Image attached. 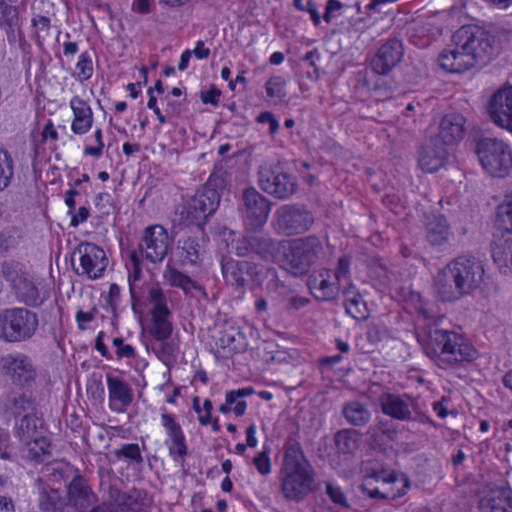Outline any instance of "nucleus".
Returning a JSON list of instances; mask_svg holds the SVG:
<instances>
[{
  "mask_svg": "<svg viewBox=\"0 0 512 512\" xmlns=\"http://www.w3.org/2000/svg\"><path fill=\"white\" fill-rule=\"evenodd\" d=\"M38 490V505L41 512H61L65 502L57 489L46 485L41 478L35 480Z\"/></svg>",
  "mask_w": 512,
  "mask_h": 512,
  "instance_id": "31",
  "label": "nucleus"
},
{
  "mask_svg": "<svg viewBox=\"0 0 512 512\" xmlns=\"http://www.w3.org/2000/svg\"><path fill=\"white\" fill-rule=\"evenodd\" d=\"M116 348V355L118 358L133 359L136 357V352L133 346L125 344L122 337H116L112 341Z\"/></svg>",
  "mask_w": 512,
  "mask_h": 512,
  "instance_id": "52",
  "label": "nucleus"
},
{
  "mask_svg": "<svg viewBox=\"0 0 512 512\" xmlns=\"http://www.w3.org/2000/svg\"><path fill=\"white\" fill-rule=\"evenodd\" d=\"M342 414L346 421L352 426H364L371 419V412L368 407L359 401H350L342 408Z\"/></svg>",
  "mask_w": 512,
  "mask_h": 512,
  "instance_id": "36",
  "label": "nucleus"
},
{
  "mask_svg": "<svg viewBox=\"0 0 512 512\" xmlns=\"http://www.w3.org/2000/svg\"><path fill=\"white\" fill-rule=\"evenodd\" d=\"M97 313L96 308H92L89 312L79 310L76 314V321L80 330L86 329V324L91 322Z\"/></svg>",
  "mask_w": 512,
  "mask_h": 512,
  "instance_id": "60",
  "label": "nucleus"
},
{
  "mask_svg": "<svg viewBox=\"0 0 512 512\" xmlns=\"http://www.w3.org/2000/svg\"><path fill=\"white\" fill-rule=\"evenodd\" d=\"M496 53L495 38L477 26H462L452 36L451 44L438 56L440 67L451 73L486 64Z\"/></svg>",
  "mask_w": 512,
  "mask_h": 512,
  "instance_id": "1",
  "label": "nucleus"
},
{
  "mask_svg": "<svg viewBox=\"0 0 512 512\" xmlns=\"http://www.w3.org/2000/svg\"><path fill=\"white\" fill-rule=\"evenodd\" d=\"M221 268L225 280L241 290L249 284L262 286L264 275L267 273L274 276L273 271L267 266L249 260L229 259L221 262Z\"/></svg>",
  "mask_w": 512,
  "mask_h": 512,
  "instance_id": "13",
  "label": "nucleus"
},
{
  "mask_svg": "<svg viewBox=\"0 0 512 512\" xmlns=\"http://www.w3.org/2000/svg\"><path fill=\"white\" fill-rule=\"evenodd\" d=\"M225 174L222 169L214 171L205 185L186 202L181 216L188 224L202 227L207 218L215 213L220 203L218 189L225 185Z\"/></svg>",
  "mask_w": 512,
  "mask_h": 512,
  "instance_id": "5",
  "label": "nucleus"
},
{
  "mask_svg": "<svg viewBox=\"0 0 512 512\" xmlns=\"http://www.w3.org/2000/svg\"><path fill=\"white\" fill-rule=\"evenodd\" d=\"M105 251L91 242H82L76 246L72 254V267L80 276L95 280L101 278L108 266Z\"/></svg>",
  "mask_w": 512,
  "mask_h": 512,
  "instance_id": "12",
  "label": "nucleus"
},
{
  "mask_svg": "<svg viewBox=\"0 0 512 512\" xmlns=\"http://www.w3.org/2000/svg\"><path fill=\"white\" fill-rule=\"evenodd\" d=\"M479 507L483 512H512V489L510 487L490 489L480 499Z\"/></svg>",
  "mask_w": 512,
  "mask_h": 512,
  "instance_id": "26",
  "label": "nucleus"
},
{
  "mask_svg": "<svg viewBox=\"0 0 512 512\" xmlns=\"http://www.w3.org/2000/svg\"><path fill=\"white\" fill-rule=\"evenodd\" d=\"M409 486V481L405 475L377 471L364 480L362 490L370 498L395 500L404 496Z\"/></svg>",
  "mask_w": 512,
  "mask_h": 512,
  "instance_id": "10",
  "label": "nucleus"
},
{
  "mask_svg": "<svg viewBox=\"0 0 512 512\" xmlns=\"http://www.w3.org/2000/svg\"><path fill=\"white\" fill-rule=\"evenodd\" d=\"M307 286L311 294L319 301L335 300L341 289V285L333 277V271L325 268L309 274Z\"/></svg>",
  "mask_w": 512,
  "mask_h": 512,
  "instance_id": "20",
  "label": "nucleus"
},
{
  "mask_svg": "<svg viewBox=\"0 0 512 512\" xmlns=\"http://www.w3.org/2000/svg\"><path fill=\"white\" fill-rule=\"evenodd\" d=\"M282 243V241L272 238L268 233L251 230L236 239L232 244V248L238 257L255 254L262 260L273 261L280 252Z\"/></svg>",
  "mask_w": 512,
  "mask_h": 512,
  "instance_id": "14",
  "label": "nucleus"
},
{
  "mask_svg": "<svg viewBox=\"0 0 512 512\" xmlns=\"http://www.w3.org/2000/svg\"><path fill=\"white\" fill-rule=\"evenodd\" d=\"M14 175V165L11 155L0 148V191L7 188Z\"/></svg>",
  "mask_w": 512,
  "mask_h": 512,
  "instance_id": "45",
  "label": "nucleus"
},
{
  "mask_svg": "<svg viewBox=\"0 0 512 512\" xmlns=\"http://www.w3.org/2000/svg\"><path fill=\"white\" fill-rule=\"evenodd\" d=\"M70 107L73 112L71 130L77 135L86 134L93 124V113L91 107L79 96L71 98Z\"/></svg>",
  "mask_w": 512,
  "mask_h": 512,
  "instance_id": "30",
  "label": "nucleus"
},
{
  "mask_svg": "<svg viewBox=\"0 0 512 512\" xmlns=\"http://www.w3.org/2000/svg\"><path fill=\"white\" fill-rule=\"evenodd\" d=\"M144 493L140 490H132L129 493L118 492L115 502L122 511L145 512Z\"/></svg>",
  "mask_w": 512,
  "mask_h": 512,
  "instance_id": "41",
  "label": "nucleus"
},
{
  "mask_svg": "<svg viewBox=\"0 0 512 512\" xmlns=\"http://www.w3.org/2000/svg\"><path fill=\"white\" fill-rule=\"evenodd\" d=\"M491 253L499 271L506 275H512V234L505 233L494 240Z\"/></svg>",
  "mask_w": 512,
  "mask_h": 512,
  "instance_id": "28",
  "label": "nucleus"
},
{
  "mask_svg": "<svg viewBox=\"0 0 512 512\" xmlns=\"http://www.w3.org/2000/svg\"><path fill=\"white\" fill-rule=\"evenodd\" d=\"M450 236V230L445 217L433 215L426 225V239L433 246H442Z\"/></svg>",
  "mask_w": 512,
  "mask_h": 512,
  "instance_id": "35",
  "label": "nucleus"
},
{
  "mask_svg": "<svg viewBox=\"0 0 512 512\" xmlns=\"http://www.w3.org/2000/svg\"><path fill=\"white\" fill-rule=\"evenodd\" d=\"M258 122L260 123H268L269 124V130L271 134H274L279 127L278 121L274 117V115L270 112H262L257 117Z\"/></svg>",
  "mask_w": 512,
  "mask_h": 512,
  "instance_id": "61",
  "label": "nucleus"
},
{
  "mask_svg": "<svg viewBox=\"0 0 512 512\" xmlns=\"http://www.w3.org/2000/svg\"><path fill=\"white\" fill-rule=\"evenodd\" d=\"M404 49L397 38L387 40L371 60V68L379 75H387L402 59Z\"/></svg>",
  "mask_w": 512,
  "mask_h": 512,
  "instance_id": "21",
  "label": "nucleus"
},
{
  "mask_svg": "<svg viewBox=\"0 0 512 512\" xmlns=\"http://www.w3.org/2000/svg\"><path fill=\"white\" fill-rule=\"evenodd\" d=\"M280 490L288 501L300 502L316 491V472L300 442L289 437L284 446Z\"/></svg>",
  "mask_w": 512,
  "mask_h": 512,
  "instance_id": "3",
  "label": "nucleus"
},
{
  "mask_svg": "<svg viewBox=\"0 0 512 512\" xmlns=\"http://www.w3.org/2000/svg\"><path fill=\"white\" fill-rule=\"evenodd\" d=\"M2 369L11 382L20 387L35 381L37 371L31 358L22 353L9 354L2 358Z\"/></svg>",
  "mask_w": 512,
  "mask_h": 512,
  "instance_id": "18",
  "label": "nucleus"
},
{
  "mask_svg": "<svg viewBox=\"0 0 512 512\" xmlns=\"http://www.w3.org/2000/svg\"><path fill=\"white\" fill-rule=\"evenodd\" d=\"M322 243L315 236L295 239L290 243L286 264L294 274H303L322 252Z\"/></svg>",
  "mask_w": 512,
  "mask_h": 512,
  "instance_id": "16",
  "label": "nucleus"
},
{
  "mask_svg": "<svg viewBox=\"0 0 512 512\" xmlns=\"http://www.w3.org/2000/svg\"><path fill=\"white\" fill-rule=\"evenodd\" d=\"M476 153L485 171L493 177H505L512 169L510 147L497 138H482L477 142Z\"/></svg>",
  "mask_w": 512,
  "mask_h": 512,
  "instance_id": "9",
  "label": "nucleus"
},
{
  "mask_svg": "<svg viewBox=\"0 0 512 512\" xmlns=\"http://www.w3.org/2000/svg\"><path fill=\"white\" fill-rule=\"evenodd\" d=\"M113 454L117 460H123L128 465H141L143 463L140 447L136 443L124 444L119 449L114 450Z\"/></svg>",
  "mask_w": 512,
  "mask_h": 512,
  "instance_id": "44",
  "label": "nucleus"
},
{
  "mask_svg": "<svg viewBox=\"0 0 512 512\" xmlns=\"http://www.w3.org/2000/svg\"><path fill=\"white\" fill-rule=\"evenodd\" d=\"M178 250L181 261L185 265L201 264L205 254V238L203 236H188L179 240Z\"/></svg>",
  "mask_w": 512,
  "mask_h": 512,
  "instance_id": "29",
  "label": "nucleus"
},
{
  "mask_svg": "<svg viewBox=\"0 0 512 512\" xmlns=\"http://www.w3.org/2000/svg\"><path fill=\"white\" fill-rule=\"evenodd\" d=\"M253 464L261 475L271 473V461L267 451L259 452L253 459Z\"/></svg>",
  "mask_w": 512,
  "mask_h": 512,
  "instance_id": "53",
  "label": "nucleus"
},
{
  "mask_svg": "<svg viewBox=\"0 0 512 512\" xmlns=\"http://www.w3.org/2000/svg\"><path fill=\"white\" fill-rule=\"evenodd\" d=\"M313 222L312 214L304 206L284 204L275 210L271 226L278 235L293 236L306 232Z\"/></svg>",
  "mask_w": 512,
  "mask_h": 512,
  "instance_id": "11",
  "label": "nucleus"
},
{
  "mask_svg": "<svg viewBox=\"0 0 512 512\" xmlns=\"http://www.w3.org/2000/svg\"><path fill=\"white\" fill-rule=\"evenodd\" d=\"M93 73V64L90 56L87 52H84L80 55L79 61L76 64V73L74 74L75 78L84 82L91 78Z\"/></svg>",
  "mask_w": 512,
  "mask_h": 512,
  "instance_id": "48",
  "label": "nucleus"
},
{
  "mask_svg": "<svg viewBox=\"0 0 512 512\" xmlns=\"http://www.w3.org/2000/svg\"><path fill=\"white\" fill-rule=\"evenodd\" d=\"M33 26L37 29L38 36L45 37L50 29V19L46 16L37 15L32 19Z\"/></svg>",
  "mask_w": 512,
  "mask_h": 512,
  "instance_id": "58",
  "label": "nucleus"
},
{
  "mask_svg": "<svg viewBox=\"0 0 512 512\" xmlns=\"http://www.w3.org/2000/svg\"><path fill=\"white\" fill-rule=\"evenodd\" d=\"M326 494L335 505L342 508H349L350 505L346 494L339 485L329 481L326 482Z\"/></svg>",
  "mask_w": 512,
  "mask_h": 512,
  "instance_id": "50",
  "label": "nucleus"
},
{
  "mask_svg": "<svg viewBox=\"0 0 512 512\" xmlns=\"http://www.w3.org/2000/svg\"><path fill=\"white\" fill-rule=\"evenodd\" d=\"M485 280L484 264L471 255L458 256L439 270L433 279V291L442 302H455L473 294Z\"/></svg>",
  "mask_w": 512,
  "mask_h": 512,
  "instance_id": "2",
  "label": "nucleus"
},
{
  "mask_svg": "<svg viewBox=\"0 0 512 512\" xmlns=\"http://www.w3.org/2000/svg\"><path fill=\"white\" fill-rule=\"evenodd\" d=\"M286 80L281 76H273L266 83L268 97L282 101L286 97Z\"/></svg>",
  "mask_w": 512,
  "mask_h": 512,
  "instance_id": "47",
  "label": "nucleus"
},
{
  "mask_svg": "<svg viewBox=\"0 0 512 512\" xmlns=\"http://www.w3.org/2000/svg\"><path fill=\"white\" fill-rule=\"evenodd\" d=\"M243 215L250 230L262 228L268 220L271 202L255 188H248L243 193Z\"/></svg>",
  "mask_w": 512,
  "mask_h": 512,
  "instance_id": "17",
  "label": "nucleus"
},
{
  "mask_svg": "<svg viewBox=\"0 0 512 512\" xmlns=\"http://www.w3.org/2000/svg\"><path fill=\"white\" fill-rule=\"evenodd\" d=\"M448 149L439 138L430 137L419 151L418 163L420 168L428 173L438 171L445 165Z\"/></svg>",
  "mask_w": 512,
  "mask_h": 512,
  "instance_id": "23",
  "label": "nucleus"
},
{
  "mask_svg": "<svg viewBox=\"0 0 512 512\" xmlns=\"http://www.w3.org/2000/svg\"><path fill=\"white\" fill-rule=\"evenodd\" d=\"M2 273L19 302L28 307H39L43 304L45 297L41 295L23 264L16 261L5 262L2 265Z\"/></svg>",
  "mask_w": 512,
  "mask_h": 512,
  "instance_id": "7",
  "label": "nucleus"
},
{
  "mask_svg": "<svg viewBox=\"0 0 512 512\" xmlns=\"http://www.w3.org/2000/svg\"><path fill=\"white\" fill-rule=\"evenodd\" d=\"M221 96V91L214 85L207 91L202 90L200 92V99L204 104H211L217 106Z\"/></svg>",
  "mask_w": 512,
  "mask_h": 512,
  "instance_id": "56",
  "label": "nucleus"
},
{
  "mask_svg": "<svg viewBox=\"0 0 512 512\" xmlns=\"http://www.w3.org/2000/svg\"><path fill=\"white\" fill-rule=\"evenodd\" d=\"M269 270L273 271L274 276L270 275V273H267L264 275V281L267 280L266 289L269 292H276L280 288H283V283L279 280L277 271L274 267H268Z\"/></svg>",
  "mask_w": 512,
  "mask_h": 512,
  "instance_id": "59",
  "label": "nucleus"
},
{
  "mask_svg": "<svg viewBox=\"0 0 512 512\" xmlns=\"http://www.w3.org/2000/svg\"><path fill=\"white\" fill-rule=\"evenodd\" d=\"M258 184L265 193L279 200L289 199L298 188L297 178L279 162L260 165Z\"/></svg>",
  "mask_w": 512,
  "mask_h": 512,
  "instance_id": "8",
  "label": "nucleus"
},
{
  "mask_svg": "<svg viewBox=\"0 0 512 512\" xmlns=\"http://www.w3.org/2000/svg\"><path fill=\"white\" fill-rule=\"evenodd\" d=\"M417 339L425 354L439 365L469 362L477 355L474 347L460 334L441 328L438 322L426 325L423 332L418 333Z\"/></svg>",
  "mask_w": 512,
  "mask_h": 512,
  "instance_id": "4",
  "label": "nucleus"
},
{
  "mask_svg": "<svg viewBox=\"0 0 512 512\" xmlns=\"http://www.w3.org/2000/svg\"><path fill=\"white\" fill-rule=\"evenodd\" d=\"M170 316L171 311H167L166 313H151L152 327L150 329V334L155 340L163 342L171 337L173 325L169 320Z\"/></svg>",
  "mask_w": 512,
  "mask_h": 512,
  "instance_id": "37",
  "label": "nucleus"
},
{
  "mask_svg": "<svg viewBox=\"0 0 512 512\" xmlns=\"http://www.w3.org/2000/svg\"><path fill=\"white\" fill-rule=\"evenodd\" d=\"M66 506L77 512H95L96 497L87 481L81 476H75L67 489Z\"/></svg>",
  "mask_w": 512,
  "mask_h": 512,
  "instance_id": "22",
  "label": "nucleus"
},
{
  "mask_svg": "<svg viewBox=\"0 0 512 512\" xmlns=\"http://www.w3.org/2000/svg\"><path fill=\"white\" fill-rule=\"evenodd\" d=\"M162 424L171 439L173 446L169 448L170 454L174 452L181 458L188 454V448L181 426L175 421L171 414H162Z\"/></svg>",
  "mask_w": 512,
  "mask_h": 512,
  "instance_id": "33",
  "label": "nucleus"
},
{
  "mask_svg": "<svg viewBox=\"0 0 512 512\" xmlns=\"http://www.w3.org/2000/svg\"><path fill=\"white\" fill-rule=\"evenodd\" d=\"M89 217V210L85 206H81L76 214L71 217L70 225L77 227L80 223L85 222Z\"/></svg>",
  "mask_w": 512,
  "mask_h": 512,
  "instance_id": "63",
  "label": "nucleus"
},
{
  "mask_svg": "<svg viewBox=\"0 0 512 512\" xmlns=\"http://www.w3.org/2000/svg\"><path fill=\"white\" fill-rule=\"evenodd\" d=\"M496 225L506 233L512 234V191L497 207Z\"/></svg>",
  "mask_w": 512,
  "mask_h": 512,
  "instance_id": "43",
  "label": "nucleus"
},
{
  "mask_svg": "<svg viewBox=\"0 0 512 512\" xmlns=\"http://www.w3.org/2000/svg\"><path fill=\"white\" fill-rule=\"evenodd\" d=\"M6 411L14 417H20L35 411L34 400L25 393L9 396L5 402Z\"/></svg>",
  "mask_w": 512,
  "mask_h": 512,
  "instance_id": "39",
  "label": "nucleus"
},
{
  "mask_svg": "<svg viewBox=\"0 0 512 512\" xmlns=\"http://www.w3.org/2000/svg\"><path fill=\"white\" fill-rule=\"evenodd\" d=\"M379 404L382 412L399 421H418L425 423L429 421L428 416L421 410L418 402L408 395H396L383 393L379 397Z\"/></svg>",
  "mask_w": 512,
  "mask_h": 512,
  "instance_id": "15",
  "label": "nucleus"
},
{
  "mask_svg": "<svg viewBox=\"0 0 512 512\" xmlns=\"http://www.w3.org/2000/svg\"><path fill=\"white\" fill-rule=\"evenodd\" d=\"M191 52L199 60L207 59L210 55V49L205 47V43L202 40L196 42V46Z\"/></svg>",
  "mask_w": 512,
  "mask_h": 512,
  "instance_id": "64",
  "label": "nucleus"
},
{
  "mask_svg": "<svg viewBox=\"0 0 512 512\" xmlns=\"http://www.w3.org/2000/svg\"><path fill=\"white\" fill-rule=\"evenodd\" d=\"M163 277L171 287L181 288L185 294H188L191 288H200L189 276L178 271L170 264L166 266Z\"/></svg>",
  "mask_w": 512,
  "mask_h": 512,
  "instance_id": "42",
  "label": "nucleus"
},
{
  "mask_svg": "<svg viewBox=\"0 0 512 512\" xmlns=\"http://www.w3.org/2000/svg\"><path fill=\"white\" fill-rule=\"evenodd\" d=\"M253 393H254V389L252 387H245V388L238 389V390H231L226 393L225 402L230 406H232L233 404L236 405V403L238 402L237 401L238 398L250 396Z\"/></svg>",
  "mask_w": 512,
  "mask_h": 512,
  "instance_id": "55",
  "label": "nucleus"
},
{
  "mask_svg": "<svg viewBox=\"0 0 512 512\" xmlns=\"http://www.w3.org/2000/svg\"><path fill=\"white\" fill-rule=\"evenodd\" d=\"M26 446V457L36 462H44L50 455L51 444L43 435L22 442Z\"/></svg>",
  "mask_w": 512,
  "mask_h": 512,
  "instance_id": "40",
  "label": "nucleus"
},
{
  "mask_svg": "<svg viewBox=\"0 0 512 512\" xmlns=\"http://www.w3.org/2000/svg\"><path fill=\"white\" fill-rule=\"evenodd\" d=\"M343 295L347 314L358 321L366 320L369 317L366 302L353 284H348L343 289Z\"/></svg>",
  "mask_w": 512,
  "mask_h": 512,
  "instance_id": "34",
  "label": "nucleus"
},
{
  "mask_svg": "<svg viewBox=\"0 0 512 512\" xmlns=\"http://www.w3.org/2000/svg\"><path fill=\"white\" fill-rule=\"evenodd\" d=\"M488 111L494 123L500 127H512V87L495 92L489 102Z\"/></svg>",
  "mask_w": 512,
  "mask_h": 512,
  "instance_id": "24",
  "label": "nucleus"
},
{
  "mask_svg": "<svg viewBox=\"0 0 512 512\" xmlns=\"http://www.w3.org/2000/svg\"><path fill=\"white\" fill-rule=\"evenodd\" d=\"M0 26L7 32L10 43H15L21 37L19 9L15 5L0 2Z\"/></svg>",
  "mask_w": 512,
  "mask_h": 512,
  "instance_id": "32",
  "label": "nucleus"
},
{
  "mask_svg": "<svg viewBox=\"0 0 512 512\" xmlns=\"http://www.w3.org/2000/svg\"><path fill=\"white\" fill-rule=\"evenodd\" d=\"M38 326V315L28 308H7L0 313V339L5 342L28 341L36 334Z\"/></svg>",
  "mask_w": 512,
  "mask_h": 512,
  "instance_id": "6",
  "label": "nucleus"
},
{
  "mask_svg": "<svg viewBox=\"0 0 512 512\" xmlns=\"http://www.w3.org/2000/svg\"><path fill=\"white\" fill-rule=\"evenodd\" d=\"M18 238L13 231H0V251H6L16 246Z\"/></svg>",
  "mask_w": 512,
  "mask_h": 512,
  "instance_id": "57",
  "label": "nucleus"
},
{
  "mask_svg": "<svg viewBox=\"0 0 512 512\" xmlns=\"http://www.w3.org/2000/svg\"><path fill=\"white\" fill-rule=\"evenodd\" d=\"M350 265L351 256L344 255L338 259L337 266L333 272L335 280L342 285L343 281H348L350 278Z\"/></svg>",
  "mask_w": 512,
  "mask_h": 512,
  "instance_id": "51",
  "label": "nucleus"
},
{
  "mask_svg": "<svg viewBox=\"0 0 512 512\" xmlns=\"http://www.w3.org/2000/svg\"><path fill=\"white\" fill-rule=\"evenodd\" d=\"M465 118L459 113L446 114L439 126V134L434 138H439L440 142L448 149L449 146L459 142L465 135Z\"/></svg>",
  "mask_w": 512,
  "mask_h": 512,
  "instance_id": "25",
  "label": "nucleus"
},
{
  "mask_svg": "<svg viewBox=\"0 0 512 512\" xmlns=\"http://www.w3.org/2000/svg\"><path fill=\"white\" fill-rule=\"evenodd\" d=\"M335 445L339 453L348 454L356 448L355 431L341 430L335 434Z\"/></svg>",
  "mask_w": 512,
  "mask_h": 512,
  "instance_id": "46",
  "label": "nucleus"
},
{
  "mask_svg": "<svg viewBox=\"0 0 512 512\" xmlns=\"http://www.w3.org/2000/svg\"><path fill=\"white\" fill-rule=\"evenodd\" d=\"M148 299L153 304L151 313L170 311L167 306V299L164 292L159 287H151L148 291Z\"/></svg>",
  "mask_w": 512,
  "mask_h": 512,
  "instance_id": "49",
  "label": "nucleus"
},
{
  "mask_svg": "<svg viewBox=\"0 0 512 512\" xmlns=\"http://www.w3.org/2000/svg\"><path fill=\"white\" fill-rule=\"evenodd\" d=\"M104 332L100 331L95 339V349L103 356L104 358L110 360L112 359V355L108 349V347L104 344Z\"/></svg>",
  "mask_w": 512,
  "mask_h": 512,
  "instance_id": "62",
  "label": "nucleus"
},
{
  "mask_svg": "<svg viewBox=\"0 0 512 512\" xmlns=\"http://www.w3.org/2000/svg\"><path fill=\"white\" fill-rule=\"evenodd\" d=\"M106 380L111 408L115 411H122L133 400L131 387L124 380L110 374L106 375Z\"/></svg>",
  "mask_w": 512,
  "mask_h": 512,
  "instance_id": "27",
  "label": "nucleus"
},
{
  "mask_svg": "<svg viewBox=\"0 0 512 512\" xmlns=\"http://www.w3.org/2000/svg\"><path fill=\"white\" fill-rule=\"evenodd\" d=\"M139 248L143 256L150 262H161L170 248V238L167 231L160 225L147 227L144 230Z\"/></svg>",
  "mask_w": 512,
  "mask_h": 512,
  "instance_id": "19",
  "label": "nucleus"
},
{
  "mask_svg": "<svg viewBox=\"0 0 512 512\" xmlns=\"http://www.w3.org/2000/svg\"><path fill=\"white\" fill-rule=\"evenodd\" d=\"M43 421L36 417L34 412L25 414L21 418L17 434L21 442L43 435Z\"/></svg>",
  "mask_w": 512,
  "mask_h": 512,
  "instance_id": "38",
  "label": "nucleus"
},
{
  "mask_svg": "<svg viewBox=\"0 0 512 512\" xmlns=\"http://www.w3.org/2000/svg\"><path fill=\"white\" fill-rule=\"evenodd\" d=\"M153 351L163 362H167L175 357V346L172 343L167 342V340L161 342L157 348H153Z\"/></svg>",
  "mask_w": 512,
  "mask_h": 512,
  "instance_id": "54",
  "label": "nucleus"
}]
</instances>
